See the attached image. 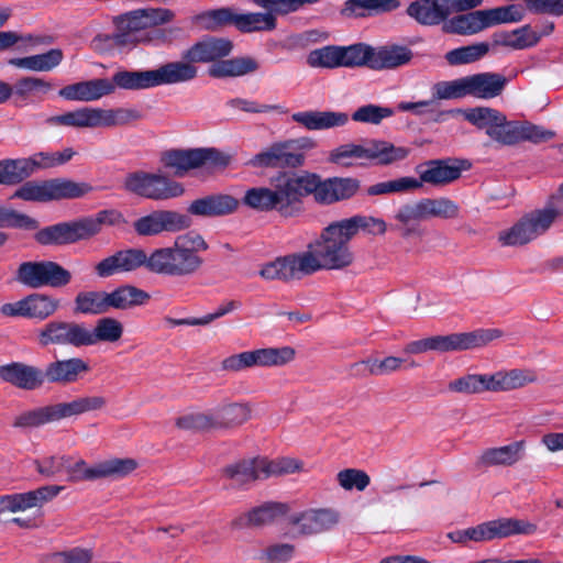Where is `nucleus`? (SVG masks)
<instances>
[{"mask_svg":"<svg viewBox=\"0 0 563 563\" xmlns=\"http://www.w3.org/2000/svg\"><path fill=\"white\" fill-rule=\"evenodd\" d=\"M312 180L311 194L316 201L322 205H332L338 201L353 198L361 188L358 179L353 177H332L321 180L316 174H310Z\"/></svg>","mask_w":563,"mask_h":563,"instance_id":"aec40b11","label":"nucleus"},{"mask_svg":"<svg viewBox=\"0 0 563 563\" xmlns=\"http://www.w3.org/2000/svg\"><path fill=\"white\" fill-rule=\"evenodd\" d=\"M191 225V219L176 211H154L134 222V230L139 235H156L164 231L175 232Z\"/></svg>","mask_w":563,"mask_h":563,"instance_id":"5701e85b","label":"nucleus"},{"mask_svg":"<svg viewBox=\"0 0 563 563\" xmlns=\"http://www.w3.org/2000/svg\"><path fill=\"white\" fill-rule=\"evenodd\" d=\"M63 490V486L45 485L34 490L0 496V515L4 512L25 511L31 508L42 507L55 498Z\"/></svg>","mask_w":563,"mask_h":563,"instance_id":"b1692460","label":"nucleus"},{"mask_svg":"<svg viewBox=\"0 0 563 563\" xmlns=\"http://www.w3.org/2000/svg\"><path fill=\"white\" fill-rule=\"evenodd\" d=\"M257 463L262 467L265 479L271 476L292 474L302 468V462L291 457H278L276 460L261 457Z\"/></svg>","mask_w":563,"mask_h":563,"instance_id":"774afa93","label":"nucleus"},{"mask_svg":"<svg viewBox=\"0 0 563 563\" xmlns=\"http://www.w3.org/2000/svg\"><path fill=\"white\" fill-rule=\"evenodd\" d=\"M150 255L144 250L129 247L117 251L104 257L95 266V272L100 278H108L117 274L135 272L141 267L148 271Z\"/></svg>","mask_w":563,"mask_h":563,"instance_id":"a211bd4d","label":"nucleus"},{"mask_svg":"<svg viewBox=\"0 0 563 563\" xmlns=\"http://www.w3.org/2000/svg\"><path fill=\"white\" fill-rule=\"evenodd\" d=\"M311 67L339 68L342 67L341 46L328 45L313 49L307 57Z\"/></svg>","mask_w":563,"mask_h":563,"instance_id":"338daca9","label":"nucleus"},{"mask_svg":"<svg viewBox=\"0 0 563 563\" xmlns=\"http://www.w3.org/2000/svg\"><path fill=\"white\" fill-rule=\"evenodd\" d=\"M90 372V366L81 357H69L49 362L44 369L45 382L67 385L79 380Z\"/></svg>","mask_w":563,"mask_h":563,"instance_id":"cd10ccee","label":"nucleus"},{"mask_svg":"<svg viewBox=\"0 0 563 563\" xmlns=\"http://www.w3.org/2000/svg\"><path fill=\"white\" fill-rule=\"evenodd\" d=\"M536 531V523L517 518H499L471 527L474 542H487L514 536H531Z\"/></svg>","mask_w":563,"mask_h":563,"instance_id":"f3484780","label":"nucleus"},{"mask_svg":"<svg viewBox=\"0 0 563 563\" xmlns=\"http://www.w3.org/2000/svg\"><path fill=\"white\" fill-rule=\"evenodd\" d=\"M351 240L339 221L325 227L319 240L310 243L305 251L306 258L310 262L308 264L310 273L321 269H343L350 266L354 260L349 246Z\"/></svg>","mask_w":563,"mask_h":563,"instance_id":"f03ea898","label":"nucleus"},{"mask_svg":"<svg viewBox=\"0 0 563 563\" xmlns=\"http://www.w3.org/2000/svg\"><path fill=\"white\" fill-rule=\"evenodd\" d=\"M405 360L397 356H387L383 360L366 358L361 362L353 363L350 366L354 376H385L399 371Z\"/></svg>","mask_w":563,"mask_h":563,"instance_id":"49530a36","label":"nucleus"},{"mask_svg":"<svg viewBox=\"0 0 563 563\" xmlns=\"http://www.w3.org/2000/svg\"><path fill=\"white\" fill-rule=\"evenodd\" d=\"M1 85L4 86L2 103L7 102L12 96L21 101H27L32 98L42 99V96L53 89V85L49 81L34 76L22 77L13 86L1 80Z\"/></svg>","mask_w":563,"mask_h":563,"instance_id":"473e14b6","label":"nucleus"},{"mask_svg":"<svg viewBox=\"0 0 563 563\" xmlns=\"http://www.w3.org/2000/svg\"><path fill=\"white\" fill-rule=\"evenodd\" d=\"M0 377L4 382L25 390L37 389L45 383L44 371L18 362L0 366Z\"/></svg>","mask_w":563,"mask_h":563,"instance_id":"c756f323","label":"nucleus"},{"mask_svg":"<svg viewBox=\"0 0 563 563\" xmlns=\"http://www.w3.org/2000/svg\"><path fill=\"white\" fill-rule=\"evenodd\" d=\"M24 298L27 319L46 320L59 308V301L45 294H31Z\"/></svg>","mask_w":563,"mask_h":563,"instance_id":"6e6d98bb","label":"nucleus"},{"mask_svg":"<svg viewBox=\"0 0 563 563\" xmlns=\"http://www.w3.org/2000/svg\"><path fill=\"white\" fill-rule=\"evenodd\" d=\"M200 256L185 254L175 244L157 249L150 255L148 271L159 275L184 277L195 274L202 265Z\"/></svg>","mask_w":563,"mask_h":563,"instance_id":"2eb2a0df","label":"nucleus"},{"mask_svg":"<svg viewBox=\"0 0 563 563\" xmlns=\"http://www.w3.org/2000/svg\"><path fill=\"white\" fill-rule=\"evenodd\" d=\"M31 170V163L26 161L2 159L0 161V184L18 185L30 177Z\"/></svg>","mask_w":563,"mask_h":563,"instance_id":"0e129e2a","label":"nucleus"},{"mask_svg":"<svg viewBox=\"0 0 563 563\" xmlns=\"http://www.w3.org/2000/svg\"><path fill=\"white\" fill-rule=\"evenodd\" d=\"M36 343L41 347H86L85 323L67 320H51L36 331Z\"/></svg>","mask_w":563,"mask_h":563,"instance_id":"dca6fc26","label":"nucleus"},{"mask_svg":"<svg viewBox=\"0 0 563 563\" xmlns=\"http://www.w3.org/2000/svg\"><path fill=\"white\" fill-rule=\"evenodd\" d=\"M64 59L60 48H52L45 53L15 57L8 60L9 65L36 73H46L56 68Z\"/></svg>","mask_w":563,"mask_h":563,"instance_id":"79ce46f5","label":"nucleus"},{"mask_svg":"<svg viewBox=\"0 0 563 563\" xmlns=\"http://www.w3.org/2000/svg\"><path fill=\"white\" fill-rule=\"evenodd\" d=\"M340 519L341 515L334 508H311L292 515L289 523L297 536H312L332 530Z\"/></svg>","mask_w":563,"mask_h":563,"instance_id":"4be33fe9","label":"nucleus"},{"mask_svg":"<svg viewBox=\"0 0 563 563\" xmlns=\"http://www.w3.org/2000/svg\"><path fill=\"white\" fill-rule=\"evenodd\" d=\"M503 336L499 329H477L471 332L434 335V352H459L487 345Z\"/></svg>","mask_w":563,"mask_h":563,"instance_id":"6ab92c4d","label":"nucleus"},{"mask_svg":"<svg viewBox=\"0 0 563 563\" xmlns=\"http://www.w3.org/2000/svg\"><path fill=\"white\" fill-rule=\"evenodd\" d=\"M112 93V86L107 78L80 81L63 87L59 97L71 101H95Z\"/></svg>","mask_w":563,"mask_h":563,"instance_id":"2f4dec72","label":"nucleus"},{"mask_svg":"<svg viewBox=\"0 0 563 563\" xmlns=\"http://www.w3.org/2000/svg\"><path fill=\"white\" fill-rule=\"evenodd\" d=\"M467 95L477 99H493L501 95L507 78L497 73H478L466 76Z\"/></svg>","mask_w":563,"mask_h":563,"instance_id":"72a5a7b5","label":"nucleus"},{"mask_svg":"<svg viewBox=\"0 0 563 563\" xmlns=\"http://www.w3.org/2000/svg\"><path fill=\"white\" fill-rule=\"evenodd\" d=\"M236 12L231 8H219L197 14L194 22L206 31H219L234 26Z\"/></svg>","mask_w":563,"mask_h":563,"instance_id":"5fc2aeb1","label":"nucleus"},{"mask_svg":"<svg viewBox=\"0 0 563 563\" xmlns=\"http://www.w3.org/2000/svg\"><path fill=\"white\" fill-rule=\"evenodd\" d=\"M490 376V391H509L521 388L537 380L536 374L530 369L514 368L499 371Z\"/></svg>","mask_w":563,"mask_h":563,"instance_id":"c03bdc74","label":"nucleus"},{"mask_svg":"<svg viewBox=\"0 0 563 563\" xmlns=\"http://www.w3.org/2000/svg\"><path fill=\"white\" fill-rule=\"evenodd\" d=\"M16 280L33 289L60 288L70 283L71 274L53 261H30L20 264L16 271Z\"/></svg>","mask_w":563,"mask_h":563,"instance_id":"ddd939ff","label":"nucleus"},{"mask_svg":"<svg viewBox=\"0 0 563 563\" xmlns=\"http://www.w3.org/2000/svg\"><path fill=\"white\" fill-rule=\"evenodd\" d=\"M62 419L59 405L38 407L21 412L13 421L14 428H37Z\"/></svg>","mask_w":563,"mask_h":563,"instance_id":"603ef678","label":"nucleus"},{"mask_svg":"<svg viewBox=\"0 0 563 563\" xmlns=\"http://www.w3.org/2000/svg\"><path fill=\"white\" fill-rule=\"evenodd\" d=\"M266 12L236 13L234 27L242 33L265 32L276 29V11L264 8Z\"/></svg>","mask_w":563,"mask_h":563,"instance_id":"a18cd8bd","label":"nucleus"},{"mask_svg":"<svg viewBox=\"0 0 563 563\" xmlns=\"http://www.w3.org/2000/svg\"><path fill=\"white\" fill-rule=\"evenodd\" d=\"M258 67L252 57H238L214 63L209 75L214 78L240 77L256 71Z\"/></svg>","mask_w":563,"mask_h":563,"instance_id":"8fccbe9b","label":"nucleus"},{"mask_svg":"<svg viewBox=\"0 0 563 563\" xmlns=\"http://www.w3.org/2000/svg\"><path fill=\"white\" fill-rule=\"evenodd\" d=\"M466 120L501 145H515L522 141L551 140L554 133L530 122L508 121L506 115L493 108L478 107L466 113Z\"/></svg>","mask_w":563,"mask_h":563,"instance_id":"f257e3e1","label":"nucleus"},{"mask_svg":"<svg viewBox=\"0 0 563 563\" xmlns=\"http://www.w3.org/2000/svg\"><path fill=\"white\" fill-rule=\"evenodd\" d=\"M239 207V200L230 195H208L194 200L188 212L205 218L223 217L233 213Z\"/></svg>","mask_w":563,"mask_h":563,"instance_id":"7c9ffc66","label":"nucleus"},{"mask_svg":"<svg viewBox=\"0 0 563 563\" xmlns=\"http://www.w3.org/2000/svg\"><path fill=\"white\" fill-rule=\"evenodd\" d=\"M410 148L396 146L383 140H367L361 144L347 143L332 150L329 161L341 167H351L355 162H373L377 165H390L405 161Z\"/></svg>","mask_w":563,"mask_h":563,"instance_id":"7ed1b4c3","label":"nucleus"},{"mask_svg":"<svg viewBox=\"0 0 563 563\" xmlns=\"http://www.w3.org/2000/svg\"><path fill=\"white\" fill-rule=\"evenodd\" d=\"M450 391L460 394H481L490 391L489 374H466L449 383Z\"/></svg>","mask_w":563,"mask_h":563,"instance_id":"680f3d73","label":"nucleus"},{"mask_svg":"<svg viewBox=\"0 0 563 563\" xmlns=\"http://www.w3.org/2000/svg\"><path fill=\"white\" fill-rule=\"evenodd\" d=\"M339 222L351 239H353L358 231H364L374 235H383L387 230V224L383 219L371 216L356 214L351 218L340 220Z\"/></svg>","mask_w":563,"mask_h":563,"instance_id":"864d4df0","label":"nucleus"},{"mask_svg":"<svg viewBox=\"0 0 563 563\" xmlns=\"http://www.w3.org/2000/svg\"><path fill=\"white\" fill-rule=\"evenodd\" d=\"M110 311L108 292L102 290L80 291L74 299V312L84 316L103 314Z\"/></svg>","mask_w":563,"mask_h":563,"instance_id":"09e8293b","label":"nucleus"},{"mask_svg":"<svg viewBox=\"0 0 563 563\" xmlns=\"http://www.w3.org/2000/svg\"><path fill=\"white\" fill-rule=\"evenodd\" d=\"M123 187L134 195L153 200L176 198L184 194L180 183L142 170L128 174Z\"/></svg>","mask_w":563,"mask_h":563,"instance_id":"4468645a","label":"nucleus"},{"mask_svg":"<svg viewBox=\"0 0 563 563\" xmlns=\"http://www.w3.org/2000/svg\"><path fill=\"white\" fill-rule=\"evenodd\" d=\"M140 113L132 109H102L82 107L63 114L53 115L46 119L51 126H70L76 129L111 128L128 124L140 119Z\"/></svg>","mask_w":563,"mask_h":563,"instance_id":"39448f33","label":"nucleus"},{"mask_svg":"<svg viewBox=\"0 0 563 563\" xmlns=\"http://www.w3.org/2000/svg\"><path fill=\"white\" fill-rule=\"evenodd\" d=\"M251 418V408L244 402H230L205 412H191L177 419L178 428L188 431L232 429Z\"/></svg>","mask_w":563,"mask_h":563,"instance_id":"423d86ee","label":"nucleus"},{"mask_svg":"<svg viewBox=\"0 0 563 563\" xmlns=\"http://www.w3.org/2000/svg\"><path fill=\"white\" fill-rule=\"evenodd\" d=\"M161 162L175 176L184 177L190 170L205 166H227L229 156L216 148L169 150L162 154Z\"/></svg>","mask_w":563,"mask_h":563,"instance_id":"1a4fd4ad","label":"nucleus"},{"mask_svg":"<svg viewBox=\"0 0 563 563\" xmlns=\"http://www.w3.org/2000/svg\"><path fill=\"white\" fill-rule=\"evenodd\" d=\"M526 441H514L507 445L488 448L479 456V463L484 466H512L526 455Z\"/></svg>","mask_w":563,"mask_h":563,"instance_id":"c9c22d12","label":"nucleus"},{"mask_svg":"<svg viewBox=\"0 0 563 563\" xmlns=\"http://www.w3.org/2000/svg\"><path fill=\"white\" fill-rule=\"evenodd\" d=\"M303 155L294 151V141L275 143L256 154L250 164L253 167H298L303 163Z\"/></svg>","mask_w":563,"mask_h":563,"instance_id":"393cba45","label":"nucleus"},{"mask_svg":"<svg viewBox=\"0 0 563 563\" xmlns=\"http://www.w3.org/2000/svg\"><path fill=\"white\" fill-rule=\"evenodd\" d=\"M305 252L279 256L262 265L258 275L265 280L290 282L311 275Z\"/></svg>","mask_w":563,"mask_h":563,"instance_id":"412c9836","label":"nucleus"},{"mask_svg":"<svg viewBox=\"0 0 563 563\" xmlns=\"http://www.w3.org/2000/svg\"><path fill=\"white\" fill-rule=\"evenodd\" d=\"M92 190L87 183H76L68 179L30 180L15 190L12 198L25 201L46 202L60 199L80 198Z\"/></svg>","mask_w":563,"mask_h":563,"instance_id":"0eeeda50","label":"nucleus"},{"mask_svg":"<svg viewBox=\"0 0 563 563\" xmlns=\"http://www.w3.org/2000/svg\"><path fill=\"white\" fill-rule=\"evenodd\" d=\"M424 219H456L460 216L459 205L446 197L421 199Z\"/></svg>","mask_w":563,"mask_h":563,"instance_id":"bf43d9fd","label":"nucleus"},{"mask_svg":"<svg viewBox=\"0 0 563 563\" xmlns=\"http://www.w3.org/2000/svg\"><path fill=\"white\" fill-rule=\"evenodd\" d=\"M233 44L230 40L206 36L183 53V58L191 63H211L230 55Z\"/></svg>","mask_w":563,"mask_h":563,"instance_id":"bb28decb","label":"nucleus"},{"mask_svg":"<svg viewBox=\"0 0 563 563\" xmlns=\"http://www.w3.org/2000/svg\"><path fill=\"white\" fill-rule=\"evenodd\" d=\"M86 347L93 346L99 343H115L123 335L122 323L110 317L98 319L93 328L85 323Z\"/></svg>","mask_w":563,"mask_h":563,"instance_id":"a19ab883","label":"nucleus"},{"mask_svg":"<svg viewBox=\"0 0 563 563\" xmlns=\"http://www.w3.org/2000/svg\"><path fill=\"white\" fill-rule=\"evenodd\" d=\"M426 169L420 173L418 181L429 184L435 187L446 186L457 180L464 167L456 159H431L426 164Z\"/></svg>","mask_w":563,"mask_h":563,"instance_id":"c85d7f7f","label":"nucleus"},{"mask_svg":"<svg viewBox=\"0 0 563 563\" xmlns=\"http://www.w3.org/2000/svg\"><path fill=\"white\" fill-rule=\"evenodd\" d=\"M310 174L278 176L271 188L274 208L284 217H291L300 210V199L311 194Z\"/></svg>","mask_w":563,"mask_h":563,"instance_id":"9b49d317","label":"nucleus"},{"mask_svg":"<svg viewBox=\"0 0 563 563\" xmlns=\"http://www.w3.org/2000/svg\"><path fill=\"white\" fill-rule=\"evenodd\" d=\"M489 51V44L485 42L454 48L445 54L450 65H463L474 63L484 57Z\"/></svg>","mask_w":563,"mask_h":563,"instance_id":"69168bd1","label":"nucleus"},{"mask_svg":"<svg viewBox=\"0 0 563 563\" xmlns=\"http://www.w3.org/2000/svg\"><path fill=\"white\" fill-rule=\"evenodd\" d=\"M412 57V51L404 45L388 44L374 47L371 69H395L407 65Z\"/></svg>","mask_w":563,"mask_h":563,"instance_id":"ea45409f","label":"nucleus"},{"mask_svg":"<svg viewBox=\"0 0 563 563\" xmlns=\"http://www.w3.org/2000/svg\"><path fill=\"white\" fill-rule=\"evenodd\" d=\"M296 352L291 346L265 347L244 351L230 355L221 362L225 372H242L251 367L283 366L295 358Z\"/></svg>","mask_w":563,"mask_h":563,"instance_id":"f8f14e48","label":"nucleus"},{"mask_svg":"<svg viewBox=\"0 0 563 563\" xmlns=\"http://www.w3.org/2000/svg\"><path fill=\"white\" fill-rule=\"evenodd\" d=\"M35 239L42 245H64L87 240L89 235L84 219H79L46 227L35 234Z\"/></svg>","mask_w":563,"mask_h":563,"instance_id":"a878e982","label":"nucleus"},{"mask_svg":"<svg viewBox=\"0 0 563 563\" xmlns=\"http://www.w3.org/2000/svg\"><path fill=\"white\" fill-rule=\"evenodd\" d=\"M420 188L421 181H418V178L405 176L371 185L367 187L366 194L368 196H383L390 194L411 192Z\"/></svg>","mask_w":563,"mask_h":563,"instance_id":"13d9d810","label":"nucleus"},{"mask_svg":"<svg viewBox=\"0 0 563 563\" xmlns=\"http://www.w3.org/2000/svg\"><path fill=\"white\" fill-rule=\"evenodd\" d=\"M523 16L520 5L509 4L448 18L442 30L449 34L473 35L497 24L519 22Z\"/></svg>","mask_w":563,"mask_h":563,"instance_id":"20e7f679","label":"nucleus"},{"mask_svg":"<svg viewBox=\"0 0 563 563\" xmlns=\"http://www.w3.org/2000/svg\"><path fill=\"white\" fill-rule=\"evenodd\" d=\"M112 23L115 27L112 41L120 46L135 45L139 42L136 33L145 30L140 9L113 16Z\"/></svg>","mask_w":563,"mask_h":563,"instance_id":"f704fd0d","label":"nucleus"},{"mask_svg":"<svg viewBox=\"0 0 563 563\" xmlns=\"http://www.w3.org/2000/svg\"><path fill=\"white\" fill-rule=\"evenodd\" d=\"M62 419L71 416H78L90 411L101 410L107 405L103 396H84L77 397L69 402H59Z\"/></svg>","mask_w":563,"mask_h":563,"instance_id":"052dcab7","label":"nucleus"},{"mask_svg":"<svg viewBox=\"0 0 563 563\" xmlns=\"http://www.w3.org/2000/svg\"><path fill=\"white\" fill-rule=\"evenodd\" d=\"M156 87L176 85L194 80L198 75L195 63L183 60L169 62L153 69Z\"/></svg>","mask_w":563,"mask_h":563,"instance_id":"58836bf2","label":"nucleus"},{"mask_svg":"<svg viewBox=\"0 0 563 563\" xmlns=\"http://www.w3.org/2000/svg\"><path fill=\"white\" fill-rule=\"evenodd\" d=\"M374 47L366 43L341 46L342 67L355 68L366 66L371 69Z\"/></svg>","mask_w":563,"mask_h":563,"instance_id":"e2e57ef3","label":"nucleus"},{"mask_svg":"<svg viewBox=\"0 0 563 563\" xmlns=\"http://www.w3.org/2000/svg\"><path fill=\"white\" fill-rule=\"evenodd\" d=\"M559 212L558 209L549 211L545 207L533 210L525 214L510 229L501 231L498 240L506 246L527 244L544 234L558 218Z\"/></svg>","mask_w":563,"mask_h":563,"instance_id":"9d476101","label":"nucleus"},{"mask_svg":"<svg viewBox=\"0 0 563 563\" xmlns=\"http://www.w3.org/2000/svg\"><path fill=\"white\" fill-rule=\"evenodd\" d=\"M254 457L229 465L223 470V475L231 481V486L242 487L257 479H265L260 467L258 460Z\"/></svg>","mask_w":563,"mask_h":563,"instance_id":"de8ad7c7","label":"nucleus"},{"mask_svg":"<svg viewBox=\"0 0 563 563\" xmlns=\"http://www.w3.org/2000/svg\"><path fill=\"white\" fill-rule=\"evenodd\" d=\"M286 512V506L279 503H266L260 507L252 509L245 517H241L235 521V525L242 527L243 521L246 520L247 525L261 527L273 522L278 516Z\"/></svg>","mask_w":563,"mask_h":563,"instance_id":"4d7b16f0","label":"nucleus"},{"mask_svg":"<svg viewBox=\"0 0 563 563\" xmlns=\"http://www.w3.org/2000/svg\"><path fill=\"white\" fill-rule=\"evenodd\" d=\"M112 93L117 88L123 90H145L156 87L153 69L150 70H120L109 79Z\"/></svg>","mask_w":563,"mask_h":563,"instance_id":"37998d69","label":"nucleus"},{"mask_svg":"<svg viewBox=\"0 0 563 563\" xmlns=\"http://www.w3.org/2000/svg\"><path fill=\"white\" fill-rule=\"evenodd\" d=\"M137 467V462L131 457L110 459L88 466L85 460L68 455L64 474L69 482L95 481L99 478H121L131 474Z\"/></svg>","mask_w":563,"mask_h":563,"instance_id":"6e6552de","label":"nucleus"},{"mask_svg":"<svg viewBox=\"0 0 563 563\" xmlns=\"http://www.w3.org/2000/svg\"><path fill=\"white\" fill-rule=\"evenodd\" d=\"M292 121L307 130H328L344 126L349 122V114L335 111H301L291 115Z\"/></svg>","mask_w":563,"mask_h":563,"instance_id":"4c0bfd02","label":"nucleus"},{"mask_svg":"<svg viewBox=\"0 0 563 563\" xmlns=\"http://www.w3.org/2000/svg\"><path fill=\"white\" fill-rule=\"evenodd\" d=\"M406 14L422 26L443 25L448 19L442 0H415L407 7Z\"/></svg>","mask_w":563,"mask_h":563,"instance_id":"e433bc0d","label":"nucleus"},{"mask_svg":"<svg viewBox=\"0 0 563 563\" xmlns=\"http://www.w3.org/2000/svg\"><path fill=\"white\" fill-rule=\"evenodd\" d=\"M150 300V295L132 285H124L108 292L109 309L125 310L142 306Z\"/></svg>","mask_w":563,"mask_h":563,"instance_id":"3c124183","label":"nucleus"}]
</instances>
